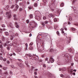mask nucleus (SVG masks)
<instances>
[{"instance_id":"nucleus-12","label":"nucleus","mask_w":78,"mask_h":78,"mask_svg":"<svg viewBox=\"0 0 78 78\" xmlns=\"http://www.w3.org/2000/svg\"><path fill=\"white\" fill-rule=\"evenodd\" d=\"M5 34L6 35H7V36H8V35H9V33L7 32H5Z\"/></svg>"},{"instance_id":"nucleus-47","label":"nucleus","mask_w":78,"mask_h":78,"mask_svg":"<svg viewBox=\"0 0 78 78\" xmlns=\"http://www.w3.org/2000/svg\"><path fill=\"white\" fill-rule=\"evenodd\" d=\"M3 31H6V30H7V29H6L5 28H3Z\"/></svg>"},{"instance_id":"nucleus-28","label":"nucleus","mask_w":78,"mask_h":78,"mask_svg":"<svg viewBox=\"0 0 78 78\" xmlns=\"http://www.w3.org/2000/svg\"><path fill=\"white\" fill-rule=\"evenodd\" d=\"M34 74H35V75H37V72H34Z\"/></svg>"},{"instance_id":"nucleus-57","label":"nucleus","mask_w":78,"mask_h":78,"mask_svg":"<svg viewBox=\"0 0 78 78\" xmlns=\"http://www.w3.org/2000/svg\"><path fill=\"white\" fill-rule=\"evenodd\" d=\"M68 25H70V22H68Z\"/></svg>"},{"instance_id":"nucleus-3","label":"nucleus","mask_w":78,"mask_h":78,"mask_svg":"<svg viewBox=\"0 0 78 78\" xmlns=\"http://www.w3.org/2000/svg\"><path fill=\"white\" fill-rule=\"evenodd\" d=\"M59 71H62H62H65L66 70V68H59Z\"/></svg>"},{"instance_id":"nucleus-9","label":"nucleus","mask_w":78,"mask_h":78,"mask_svg":"<svg viewBox=\"0 0 78 78\" xmlns=\"http://www.w3.org/2000/svg\"><path fill=\"white\" fill-rule=\"evenodd\" d=\"M50 61L51 62H54V59L52 58H51L50 59Z\"/></svg>"},{"instance_id":"nucleus-7","label":"nucleus","mask_w":78,"mask_h":78,"mask_svg":"<svg viewBox=\"0 0 78 78\" xmlns=\"http://www.w3.org/2000/svg\"><path fill=\"white\" fill-rule=\"evenodd\" d=\"M15 25H16V28H19V25L17 24V23H15Z\"/></svg>"},{"instance_id":"nucleus-40","label":"nucleus","mask_w":78,"mask_h":78,"mask_svg":"<svg viewBox=\"0 0 78 78\" xmlns=\"http://www.w3.org/2000/svg\"><path fill=\"white\" fill-rule=\"evenodd\" d=\"M7 49L8 50H10V48H9V47H7Z\"/></svg>"},{"instance_id":"nucleus-23","label":"nucleus","mask_w":78,"mask_h":78,"mask_svg":"<svg viewBox=\"0 0 78 78\" xmlns=\"http://www.w3.org/2000/svg\"><path fill=\"white\" fill-rule=\"evenodd\" d=\"M43 20H45L47 18L45 17V16H44L43 18Z\"/></svg>"},{"instance_id":"nucleus-33","label":"nucleus","mask_w":78,"mask_h":78,"mask_svg":"<svg viewBox=\"0 0 78 78\" xmlns=\"http://www.w3.org/2000/svg\"><path fill=\"white\" fill-rule=\"evenodd\" d=\"M69 41L68 42V44H69V43H70V41H71V38H69Z\"/></svg>"},{"instance_id":"nucleus-41","label":"nucleus","mask_w":78,"mask_h":78,"mask_svg":"<svg viewBox=\"0 0 78 78\" xmlns=\"http://www.w3.org/2000/svg\"><path fill=\"white\" fill-rule=\"evenodd\" d=\"M33 43L32 42H31L29 44L30 45H33Z\"/></svg>"},{"instance_id":"nucleus-19","label":"nucleus","mask_w":78,"mask_h":78,"mask_svg":"<svg viewBox=\"0 0 78 78\" xmlns=\"http://www.w3.org/2000/svg\"><path fill=\"white\" fill-rule=\"evenodd\" d=\"M27 23H29V22H30V21L28 20H27L26 21Z\"/></svg>"},{"instance_id":"nucleus-35","label":"nucleus","mask_w":78,"mask_h":78,"mask_svg":"<svg viewBox=\"0 0 78 78\" xmlns=\"http://www.w3.org/2000/svg\"><path fill=\"white\" fill-rule=\"evenodd\" d=\"M70 73H73V69H71L70 71Z\"/></svg>"},{"instance_id":"nucleus-38","label":"nucleus","mask_w":78,"mask_h":78,"mask_svg":"<svg viewBox=\"0 0 78 78\" xmlns=\"http://www.w3.org/2000/svg\"><path fill=\"white\" fill-rule=\"evenodd\" d=\"M44 67H46V66H45V64H44L43 65Z\"/></svg>"},{"instance_id":"nucleus-16","label":"nucleus","mask_w":78,"mask_h":78,"mask_svg":"<svg viewBox=\"0 0 78 78\" xmlns=\"http://www.w3.org/2000/svg\"><path fill=\"white\" fill-rule=\"evenodd\" d=\"M56 33L57 34H58V36H60V34L59 33V32L58 31H57Z\"/></svg>"},{"instance_id":"nucleus-14","label":"nucleus","mask_w":78,"mask_h":78,"mask_svg":"<svg viewBox=\"0 0 78 78\" xmlns=\"http://www.w3.org/2000/svg\"><path fill=\"white\" fill-rule=\"evenodd\" d=\"M34 6H35V7H36V6H37V4L36 3H35L34 4Z\"/></svg>"},{"instance_id":"nucleus-22","label":"nucleus","mask_w":78,"mask_h":78,"mask_svg":"<svg viewBox=\"0 0 78 78\" xmlns=\"http://www.w3.org/2000/svg\"><path fill=\"white\" fill-rule=\"evenodd\" d=\"M2 73V69H0V75H1Z\"/></svg>"},{"instance_id":"nucleus-27","label":"nucleus","mask_w":78,"mask_h":78,"mask_svg":"<svg viewBox=\"0 0 78 78\" xmlns=\"http://www.w3.org/2000/svg\"><path fill=\"white\" fill-rule=\"evenodd\" d=\"M0 33H2V29H0Z\"/></svg>"},{"instance_id":"nucleus-1","label":"nucleus","mask_w":78,"mask_h":78,"mask_svg":"<svg viewBox=\"0 0 78 78\" xmlns=\"http://www.w3.org/2000/svg\"><path fill=\"white\" fill-rule=\"evenodd\" d=\"M48 21L47 20H45L44 21H44H41V23L42 25H43V26H44V27H45V25L46 24H48Z\"/></svg>"},{"instance_id":"nucleus-32","label":"nucleus","mask_w":78,"mask_h":78,"mask_svg":"<svg viewBox=\"0 0 78 78\" xmlns=\"http://www.w3.org/2000/svg\"><path fill=\"white\" fill-rule=\"evenodd\" d=\"M0 48H3V46H2V45H0Z\"/></svg>"},{"instance_id":"nucleus-64","label":"nucleus","mask_w":78,"mask_h":78,"mask_svg":"<svg viewBox=\"0 0 78 78\" xmlns=\"http://www.w3.org/2000/svg\"><path fill=\"white\" fill-rule=\"evenodd\" d=\"M35 78H37V76H35Z\"/></svg>"},{"instance_id":"nucleus-4","label":"nucleus","mask_w":78,"mask_h":78,"mask_svg":"<svg viewBox=\"0 0 78 78\" xmlns=\"http://www.w3.org/2000/svg\"><path fill=\"white\" fill-rule=\"evenodd\" d=\"M10 33V36L12 37H14L15 35L11 31H9Z\"/></svg>"},{"instance_id":"nucleus-21","label":"nucleus","mask_w":78,"mask_h":78,"mask_svg":"<svg viewBox=\"0 0 78 78\" xmlns=\"http://www.w3.org/2000/svg\"><path fill=\"white\" fill-rule=\"evenodd\" d=\"M13 39H14V37H10V39L11 40H13Z\"/></svg>"},{"instance_id":"nucleus-25","label":"nucleus","mask_w":78,"mask_h":78,"mask_svg":"<svg viewBox=\"0 0 78 78\" xmlns=\"http://www.w3.org/2000/svg\"><path fill=\"white\" fill-rule=\"evenodd\" d=\"M14 7V5H12L11 7V9H12Z\"/></svg>"},{"instance_id":"nucleus-10","label":"nucleus","mask_w":78,"mask_h":78,"mask_svg":"<svg viewBox=\"0 0 78 78\" xmlns=\"http://www.w3.org/2000/svg\"><path fill=\"white\" fill-rule=\"evenodd\" d=\"M69 21H72V18L71 17H69Z\"/></svg>"},{"instance_id":"nucleus-56","label":"nucleus","mask_w":78,"mask_h":78,"mask_svg":"<svg viewBox=\"0 0 78 78\" xmlns=\"http://www.w3.org/2000/svg\"><path fill=\"white\" fill-rule=\"evenodd\" d=\"M18 60L19 61H22V60L20 59H18Z\"/></svg>"},{"instance_id":"nucleus-20","label":"nucleus","mask_w":78,"mask_h":78,"mask_svg":"<svg viewBox=\"0 0 78 78\" xmlns=\"http://www.w3.org/2000/svg\"><path fill=\"white\" fill-rule=\"evenodd\" d=\"M65 24H67V23L65 22L63 24V26H65Z\"/></svg>"},{"instance_id":"nucleus-24","label":"nucleus","mask_w":78,"mask_h":78,"mask_svg":"<svg viewBox=\"0 0 78 78\" xmlns=\"http://www.w3.org/2000/svg\"><path fill=\"white\" fill-rule=\"evenodd\" d=\"M54 22H56V21H57V19H56V18H54Z\"/></svg>"},{"instance_id":"nucleus-29","label":"nucleus","mask_w":78,"mask_h":78,"mask_svg":"<svg viewBox=\"0 0 78 78\" xmlns=\"http://www.w3.org/2000/svg\"><path fill=\"white\" fill-rule=\"evenodd\" d=\"M2 27H3V28H5V24H3L2 25Z\"/></svg>"},{"instance_id":"nucleus-37","label":"nucleus","mask_w":78,"mask_h":78,"mask_svg":"<svg viewBox=\"0 0 78 78\" xmlns=\"http://www.w3.org/2000/svg\"><path fill=\"white\" fill-rule=\"evenodd\" d=\"M27 56H30V57H31V55L30 54H28Z\"/></svg>"},{"instance_id":"nucleus-50","label":"nucleus","mask_w":78,"mask_h":78,"mask_svg":"<svg viewBox=\"0 0 78 78\" xmlns=\"http://www.w3.org/2000/svg\"><path fill=\"white\" fill-rule=\"evenodd\" d=\"M5 75H8V72H5Z\"/></svg>"},{"instance_id":"nucleus-51","label":"nucleus","mask_w":78,"mask_h":78,"mask_svg":"<svg viewBox=\"0 0 78 78\" xmlns=\"http://www.w3.org/2000/svg\"><path fill=\"white\" fill-rule=\"evenodd\" d=\"M3 51H4V50H1V52H2V53H3Z\"/></svg>"},{"instance_id":"nucleus-11","label":"nucleus","mask_w":78,"mask_h":78,"mask_svg":"<svg viewBox=\"0 0 78 78\" xmlns=\"http://www.w3.org/2000/svg\"><path fill=\"white\" fill-rule=\"evenodd\" d=\"M3 69L4 70H7V67H4L3 68Z\"/></svg>"},{"instance_id":"nucleus-63","label":"nucleus","mask_w":78,"mask_h":78,"mask_svg":"<svg viewBox=\"0 0 78 78\" xmlns=\"http://www.w3.org/2000/svg\"><path fill=\"white\" fill-rule=\"evenodd\" d=\"M17 19L16 18H14V20H17Z\"/></svg>"},{"instance_id":"nucleus-34","label":"nucleus","mask_w":78,"mask_h":78,"mask_svg":"<svg viewBox=\"0 0 78 78\" xmlns=\"http://www.w3.org/2000/svg\"><path fill=\"white\" fill-rule=\"evenodd\" d=\"M64 28L65 30H66V31H67V28L66 27H64Z\"/></svg>"},{"instance_id":"nucleus-59","label":"nucleus","mask_w":78,"mask_h":78,"mask_svg":"<svg viewBox=\"0 0 78 78\" xmlns=\"http://www.w3.org/2000/svg\"><path fill=\"white\" fill-rule=\"evenodd\" d=\"M13 17H16V15H13Z\"/></svg>"},{"instance_id":"nucleus-13","label":"nucleus","mask_w":78,"mask_h":78,"mask_svg":"<svg viewBox=\"0 0 78 78\" xmlns=\"http://www.w3.org/2000/svg\"><path fill=\"white\" fill-rule=\"evenodd\" d=\"M9 8V5H7L6 7H5V9H8Z\"/></svg>"},{"instance_id":"nucleus-43","label":"nucleus","mask_w":78,"mask_h":78,"mask_svg":"<svg viewBox=\"0 0 78 78\" xmlns=\"http://www.w3.org/2000/svg\"><path fill=\"white\" fill-rule=\"evenodd\" d=\"M3 19V18L2 17H0V20H2Z\"/></svg>"},{"instance_id":"nucleus-15","label":"nucleus","mask_w":78,"mask_h":78,"mask_svg":"<svg viewBox=\"0 0 78 78\" xmlns=\"http://www.w3.org/2000/svg\"><path fill=\"white\" fill-rule=\"evenodd\" d=\"M72 30H73V31H76V29L74 28H72Z\"/></svg>"},{"instance_id":"nucleus-8","label":"nucleus","mask_w":78,"mask_h":78,"mask_svg":"<svg viewBox=\"0 0 78 78\" xmlns=\"http://www.w3.org/2000/svg\"><path fill=\"white\" fill-rule=\"evenodd\" d=\"M49 17H54V16H53V15L51 13H50L49 15Z\"/></svg>"},{"instance_id":"nucleus-36","label":"nucleus","mask_w":78,"mask_h":78,"mask_svg":"<svg viewBox=\"0 0 78 78\" xmlns=\"http://www.w3.org/2000/svg\"><path fill=\"white\" fill-rule=\"evenodd\" d=\"M72 3H75V0H73Z\"/></svg>"},{"instance_id":"nucleus-45","label":"nucleus","mask_w":78,"mask_h":78,"mask_svg":"<svg viewBox=\"0 0 78 78\" xmlns=\"http://www.w3.org/2000/svg\"><path fill=\"white\" fill-rule=\"evenodd\" d=\"M61 77H63L64 75L63 74H61L60 76Z\"/></svg>"},{"instance_id":"nucleus-52","label":"nucleus","mask_w":78,"mask_h":78,"mask_svg":"<svg viewBox=\"0 0 78 78\" xmlns=\"http://www.w3.org/2000/svg\"><path fill=\"white\" fill-rule=\"evenodd\" d=\"M71 65L72 66H73V63H71Z\"/></svg>"},{"instance_id":"nucleus-5","label":"nucleus","mask_w":78,"mask_h":78,"mask_svg":"<svg viewBox=\"0 0 78 78\" xmlns=\"http://www.w3.org/2000/svg\"><path fill=\"white\" fill-rule=\"evenodd\" d=\"M45 61L46 62H47V63H48V64L50 63V60L48 59V58H45Z\"/></svg>"},{"instance_id":"nucleus-39","label":"nucleus","mask_w":78,"mask_h":78,"mask_svg":"<svg viewBox=\"0 0 78 78\" xmlns=\"http://www.w3.org/2000/svg\"><path fill=\"white\" fill-rule=\"evenodd\" d=\"M7 63H8V64H9V63H10V62H9V61H7Z\"/></svg>"},{"instance_id":"nucleus-42","label":"nucleus","mask_w":78,"mask_h":78,"mask_svg":"<svg viewBox=\"0 0 78 78\" xmlns=\"http://www.w3.org/2000/svg\"><path fill=\"white\" fill-rule=\"evenodd\" d=\"M19 8V6L18 5H17L16 6V9H18V8Z\"/></svg>"},{"instance_id":"nucleus-53","label":"nucleus","mask_w":78,"mask_h":78,"mask_svg":"<svg viewBox=\"0 0 78 78\" xmlns=\"http://www.w3.org/2000/svg\"><path fill=\"white\" fill-rule=\"evenodd\" d=\"M12 44L11 43L10 44V46H12Z\"/></svg>"},{"instance_id":"nucleus-48","label":"nucleus","mask_w":78,"mask_h":78,"mask_svg":"<svg viewBox=\"0 0 78 78\" xmlns=\"http://www.w3.org/2000/svg\"><path fill=\"white\" fill-rule=\"evenodd\" d=\"M31 36H32V34H29V36H30V37H31Z\"/></svg>"},{"instance_id":"nucleus-30","label":"nucleus","mask_w":78,"mask_h":78,"mask_svg":"<svg viewBox=\"0 0 78 78\" xmlns=\"http://www.w3.org/2000/svg\"><path fill=\"white\" fill-rule=\"evenodd\" d=\"M34 70V72H37V71L38 70V69H35Z\"/></svg>"},{"instance_id":"nucleus-61","label":"nucleus","mask_w":78,"mask_h":78,"mask_svg":"<svg viewBox=\"0 0 78 78\" xmlns=\"http://www.w3.org/2000/svg\"><path fill=\"white\" fill-rule=\"evenodd\" d=\"M0 67H1V68H2V65H0Z\"/></svg>"},{"instance_id":"nucleus-26","label":"nucleus","mask_w":78,"mask_h":78,"mask_svg":"<svg viewBox=\"0 0 78 78\" xmlns=\"http://www.w3.org/2000/svg\"><path fill=\"white\" fill-rule=\"evenodd\" d=\"M0 59L1 60H3V57H2V56H1L0 57Z\"/></svg>"},{"instance_id":"nucleus-44","label":"nucleus","mask_w":78,"mask_h":78,"mask_svg":"<svg viewBox=\"0 0 78 78\" xmlns=\"http://www.w3.org/2000/svg\"><path fill=\"white\" fill-rule=\"evenodd\" d=\"M26 48H27L28 47V44H26Z\"/></svg>"},{"instance_id":"nucleus-6","label":"nucleus","mask_w":78,"mask_h":78,"mask_svg":"<svg viewBox=\"0 0 78 78\" xmlns=\"http://www.w3.org/2000/svg\"><path fill=\"white\" fill-rule=\"evenodd\" d=\"M9 27L10 28H12V24L11 23H10L8 25Z\"/></svg>"},{"instance_id":"nucleus-58","label":"nucleus","mask_w":78,"mask_h":78,"mask_svg":"<svg viewBox=\"0 0 78 78\" xmlns=\"http://www.w3.org/2000/svg\"><path fill=\"white\" fill-rule=\"evenodd\" d=\"M10 56H12V54H10Z\"/></svg>"},{"instance_id":"nucleus-2","label":"nucleus","mask_w":78,"mask_h":78,"mask_svg":"<svg viewBox=\"0 0 78 78\" xmlns=\"http://www.w3.org/2000/svg\"><path fill=\"white\" fill-rule=\"evenodd\" d=\"M5 14L9 18H10L11 17L10 12H7Z\"/></svg>"},{"instance_id":"nucleus-49","label":"nucleus","mask_w":78,"mask_h":78,"mask_svg":"<svg viewBox=\"0 0 78 78\" xmlns=\"http://www.w3.org/2000/svg\"><path fill=\"white\" fill-rule=\"evenodd\" d=\"M63 30H64V28H62L61 29V31H63Z\"/></svg>"},{"instance_id":"nucleus-60","label":"nucleus","mask_w":78,"mask_h":78,"mask_svg":"<svg viewBox=\"0 0 78 78\" xmlns=\"http://www.w3.org/2000/svg\"><path fill=\"white\" fill-rule=\"evenodd\" d=\"M73 75H75V73H73Z\"/></svg>"},{"instance_id":"nucleus-31","label":"nucleus","mask_w":78,"mask_h":78,"mask_svg":"<svg viewBox=\"0 0 78 78\" xmlns=\"http://www.w3.org/2000/svg\"><path fill=\"white\" fill-rule=\"evenodd\" d=\"M30 18H32L33 17V15H30Z\"/></svg>"},{"instance_id":"nucleus-18","label":"nucleus","mask_w":78,"mask_h":78,"mask_svg":"<svg viewBox=\"0 0 78 78\" xmlns=\"http://www.w3.org/2000/svg\"><path fill=\"white\" fill-rule=\"evenodd\" d=\"M28 8L30 9H32V7H31V6H29L28 7Z\"/></svg>"},{"instance_id":"nucleus-55","label":"nucleus","mask_w":78,"mask_h":78,"mask_svg":"<svg viewBox=\"0 0 78 78\" xmlns=\"http://www.w3.org/2000/svg\"><path fill=\"white\" fill-rule=\"evenodd\" d=\"M62 33L63 34H64V31H62Z\"/></svg>"},{"instance_id":"nucleus-62","label":"nucleus","mask_w":78,"mask_h":78,"mask_svg":"<svg viewBox=\"0 0 78 78\" xmlns=\"http://www.w3.org/2000/svg\"><path fill=\"white\" fill-rule=\"evenodd\" d=\"M76 69H74L73 70V71L75 72H76Z\"/></svg>"},{"instance_id":"nucleus-46","label":"nucleus","mask_w":78,"mask_h":78,"mask_svg":"<svg viewBox=\"0 0 78 78\" xmlns=\"http://www.w3.org/2000/svg\"><path fill=\"white\" fill-rule=\"evenodd\" d=\"M20 11H22V8H20Z\"/></svg>"},{"instance_id":"nucleus-17","label":"nucleus","mask_w":78,"mask_h":78,"mask_svg":"<svg viewBox=\"0 0 78 78\" xmlns=\"http://www.w3.org/2000/svg\"><path fill=\"white\" fill-rule=\"evenodd\" d=\"M64 5V3L62 2V3H61V6L62 7Z\"/></svg>"},{"instance_id":"nucleus-54","label":"nucleus","mask_w":78,"mask_h":78,"mask_svg":"<svg viewBox=\"0 0 78 78\" xmlns=\"http://www.w3.org/2000/svg\"><path fill=\"white\" fill-rule=\"evenodd\" d=\"M2 60L4 61H6V59H3Z\"/></svg>"}]
</instances>
